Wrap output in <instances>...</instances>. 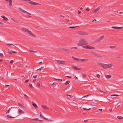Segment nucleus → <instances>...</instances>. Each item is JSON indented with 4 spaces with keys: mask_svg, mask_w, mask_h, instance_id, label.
Wrapping results in <instances>:
<instances>
[{
    "mask_svg": "<svg viewBox=\"0 0 123 123\" xmlns=\"http://www.w3.org/2000/svg\"><path fill=\"white\" fill-rule=\"evenodd\" d=\"M18 113L19 114L24 113L23 111L20 109H19L18 110Z\"/></svg>",
    "mask_w": 123,
    "mask_h": 123,
    "instance_id": "21",
    "label": "nucleus"
},
{
    "mask_svg": "<svg viewBox=\"0 0 123 123\" xmlns=\"http://www.w3.org/2000/svg\"><path fill=\"white\" fill-rule=\"evenodd\" d=\"M0 24L2 25H4V24L2 23V22H0Z\"/></svg>",
    "mask_w": 123,
    "mask_h": 123,
    "instance_id": "63",
    "label": "nucleus"
},
{
    "mask_svg": "<svg viewBox=\"0 0 123 123\" xmlns=\"http://www.w3.org/2000/svg\"><path fill=\"white\" fill-rule=\"evenodd\" d=\"M12 0H10L9 2V6H12Z\"/></svg>",
    "mask_w": 123,
    "mask_h": 123,
    "instance_id": "19",
    "label": "nucleus"
},
{
    "mask_svg": "<svg viewBox=\"0 0 123 123\" xmlns=\"http://www.w3.org/2000/svg\"><path fill=\"white\" fill-rule=\"evenodd\" d=\"M77 33L79 34L82 35H86L89 34V33L86 32L84 31H79L77 32Z\"/></svg>",
    "mask_w": 123,
    "mask_h": 123,
    "instance_id": "3",
    "label": "nucleus"
},
{
    "mask_svg": "<svg viewBox=\"0 0 123 123\" xmlns=\"http://www.w3.org/2000/svg\"><path fill=\"white\" fill-rule=\"evenodd\" d=\"M83 109H84V110H90V109L91 108H89V109H86L85 108H83Z\"/></svg>",
    "mask_w": 123,
    "mask_h": 123,
    "instance_id": "44",
    "label": "nucleus"
},
{
    "mask_svg": "<svg viewBox=\"0 0 123 123\" xmlns=\"http://www.w3.org/2000/svg\"><path fill=\"white\" fill-rule=\"evenodd\" d=\"M18 105L21 108L23 109H24V107H23V106L21 104L18 103Z\"/></svg>",
    "mask_w": 123,
    "mask_h": 123,
    "instance_id": "18",
    "label": "nucleus"
},
{
    "mask_svg": "<svg viewBox=\"0 0 123 123\" xmlns=\"http://www.w3.org/2000/svg\"><path fill=\"white\" fill-rule=\"evenodd\" d=\"M67 95L68 96H70V98H72L73 97L72 96L70 95L67 94Z\"/></svg>",
    "mask_w": 123,
    "mask_h": 123,
    "instance_id": "32",
    "label": "nucleus"
},
{
    "mask_svg": "<svg viewBox=\"0 0 123 123\" xmlns=\"http://www.w3.org/2000/svg\"><path fill=\"white\" fill-rule=\"evenodd\" d=\"M11 19L12 20H13V21H14V22H16V21H15V20L13 18H11Z\"/></svg>",
    "mask_w": 123,
    "mask_h": 123,
    "instance_id": "51",
    "label": "nucleus"
},
{
    "mask_svg": "<svg viewBox=\"0 0 123 123\" xmlns=\"http://www.w3.org/2000/svg\"><path fill=\"white\" fill-rule=\"evenodd\" d=\"M70 83V81H67L65 83V84L67 85L68 84Z\"/></svg>",
    "mask_w": 123,
    "mask_h": 123,
    "instance_id": "31",
    "label": "nucleus"
},
{
    "mask_svg": "<svg viewBox=\"0 0 123 123\" xmlns=\"http://www.w3.org/2000/svg\"><path fill=\"white\" fill-rule=\"evenodd\" d=\"M98 65L104 69L109 68L111 67L112 65L111 64H103L101 63H99L98 64Z\"/></svg>",
    "mask_w": 123,
    "mask_h": 123,
    "instance_id": "1",
    "label": "nucleus"
},
{
    "mask_svg": "<svg viewBox=\"0 0 123 123\" xmlns=\"http://www.w3.org/2000/svg\"><path fill=\"white\" fill-rule=\"evenodd\" d=\"M105 77L109 79L111 78V76L110 75H106Z\"/></svg>",
    "mask_w": 123,
    "mask_h": 123,
    "instance_id": "20",
    "label": "nucleus"
},
{
    "mask_svg": "<svg viewBox=\"0 0 123 123\" xmlns=\"http://www.w3.org/2000/svg\"><path fill=\"white\" fill-rule=\"evenodd\" d=\"M110 48H111V49H114L115 48H116V47H109Z\"/></svg>",
    "mask_w": 123,
    "mask_h": 123,
    "instance_id": "41",
    "label": "nucleus"
},
{
    "mask_svg": "<svg viewBox=\"0 0 123 123\" xmlns=\"http://www.w3.org/2000/svg\"><path fill=\"white\" fill-rule=\"evenodd\" d=\"M88 60L87 59H80V61L82 62H84L86 61H88Z\"/></svg>",
    "mask_w": 123,
    "mask_h": 123,
    "instance_id": "14",
    "label": "nucleus"
},
{
    "mask_svg": "<svg viewBox=\"0 0 123 123\" xmlns=\"http://www.w3.org/2000/svg\"><path fill=\"white\" fill-rule=\"evenodd\" d=\"M31 52H33V53H36L37 52L36 51H34L33 50Z\"/></svg>",
    "mask_w": 123,
    "mask_h": 123,
    "instance_id": "57",
    "label": "nucleus"
},
{
    "mask_svg": "<svg viewBox=\"0 0 123 123\" xmlns=\"http://www.w3.org/2000/svg\"><path fill=\"white\" fill-rule=\"evenodd\" d=\"M32 50H32V49H31V48H30V51L31 52H32Z\"/></svg>",
    "mask_w": 123,
    "mask_h": 123,
    "instance_id": "56",
    "label": "nucleus"
},
{
    "mask_svg": "<svg viewBox=\"0 0 123 123\" xmlns=\"http://www.w3.org/2000/svg\"><path fill=\"white\" fill-rule=\"evenodd\" d=\"M104 37V36H101L98 40V42H99L103 39Z\"/></svg>",
    "mask_w": 123,
    "mask_h": 123,
    "instance_id": "15",
    "label": "nucleus"
},
{
    "mask_svg": "<svg viewBox=\"0 0 123 123\" xmlns=\"http://www.w3.org/2000/svg\"><path fill=\"white\" fill-rule=\"evenodd\" d=\"M18 9L19 10V11H21V12H23L26 13L28 15H31V14L28 13V12H27L26 11H25L22 9L21 8H18Z\"/></svg>",
    "mask_w": 123,
    "mask_h": 123,
    "instance_id": "6",
    "label": "nucleus"
},
{
    "mask_svg": "<svg viewBox=\"0 0 123 123\" xmlns=\"http://www.w3.org/2000/svg\"><path fill=\"white\" fill-rule=\"evenodd\" d=\"M36 79L32 81L34 83L35 82H36Z\"/></svg>",
    "mask_w": 123,
    "mask_h": 123,
    "instance_id": "55",
    "label": "nucleus"
},
{
    "mask_svg": "<svg viewBox=\"0 0 123 123\" xmlns=\"http://www.w3.org/2000/svg\"><path fill=\"white\" fill-rule=\"evenodd\" d=\"M29 86L31 87H32L34 88V87L32 86V85L30 83H29Z\"/></svg>",
    "mask_w": 123,
    "mask_h": 123,
    "instance_id": "28",
    "label": "nucleus"
},
{
    "mask_svg": "<svg viewBox=\"0 0 123 123\" xmlns=\"http://www.w3.org/2000/svg\"><path fill=\"white\" fill-rule=\"evenodd\" d=\"M89 10H90L89 8L88 7H87L86 9V11H88Z\"/></svg>",
    "mask_w": 123,
    "mask_h": 123,
    "instance_id": "40",
    "label": "nucleus"
},
{
    "mask_svg": "<svg viewBox=\"0 0 123 123\" xmlns=\"http://www.w3.org/2000/svg\"><path fill=\"white\" fill-rule=\"evenodd\" d=\"M43 118L45 120H48V119L47 118H45L44 117Z\"/></svg>",
    "mask_w": 123,
    "mask_h": 123,
    "instance_id": "54",
    "label": "nucleus"
},
{
    "mask_svg": "<svg viewBox=\"0 0 123 123\" xmlns=\"http://www.w3.org/2000/svg\"><path fill=\"white\" fill-rule=\"evenodd\" d=\"M34 3H35V2H34L33 1H30V4H32V5H34Z\"/></svg>",
    "mask_w": 123,
    "mask_h": 123,
    "instance_id": "26",
    "label": "nucleus"
},
{
    "mask_svg": "<svg viewBox=\"0 0 123 123\" xmlns=\"http://www.w3.org/2000/svg\"><path fill=\"white\" fill-rule=\"evenodd\" d=\"M7 117H9L10 118H14V117H12L10 115H7Z\"/></svg>",
    "mask_w": 123,
    "mask_h": 123,
    "instance_id": "24",
    "label": "nucleus"
},
{
    "mask_svg": "<svg viewBox=\"0 0 123 123\" xmlns=\"http://www.w3.org/2000/svg\"><path fill=\"white\" fill-rule=\"evenodd\" d=\"M11 110V109H9V110H8L6 112V113L7 114L9 113Z\"/></svg>",
    "mask_w": 123,
    "mask_h": 123,
    "instance_id": "33",
    "label": "nucleus"
},
{
    "mask_svg": "<svg viewBox=\"0 0 123 123\" xmlns=\"http://www.w3.org/2000/svg\"><path fill=\"white\" fill-rule=\"evenodd\" d=\"M76 27L73 26V27H69L70 28L73 29V28H76Z\"/></svg>",
    "mask_w": 123,
    "mask_h": 123,
    "instance_id": "43",
    "label": "nucleus"
},
{
    "mask_svg": "<svg viewBox=\"0 0 123 123\" xmlns=\"http://www.w3.org/2000/svg\"><path fill=\"white\" fill-rule=\"evenodd\" d=\"M117 118L119 119H123V117L121 116H117Z\"/></svg>",
    "mask_w": 123,
    "mask_h": 123,
    "instance_id": "23",
    "label": "nucleus"
},
{
    "mask_svg": "<svg viewBox=\"0 0 123 123\" xmlns=\"http://www.w3.org/2000/svg\"><path fill=\"white\" fill-rule=\"evenodd\" d=\"M81 13V12L79 10H78V14H80Z\"/></svg>",
    "mask_w": 123,
    "mask_h": 123,
    "instance_id": "49",
    "label": "nucleus"
},
{
    "mask_svg": "<svg viewBox=\"0 0 123 123\" xmlns=\"http://www.w3.org/2000/svg\"><path fill=\"white\" fill-rule=\"evenodd\" d=\"M1 17L4 19V20L6 21H7L8 20V19L7 18H6L5 16H1Z\"/></svg>",
    "mask_w": 123,
    "mask_h": 123,
    "instance_id": "17",
    "label": "nucleus"
},
{
    "mask_svg": "<svg viewBox=\"0 0 123 123\" xmlns=\"http://www.w3.org/2000/svg\"><path fill=\"white\" fill-rule=\"evenodd\" d=\"M27 32L28 33H29L30 35L32 36H34V37L35 36V35L34 34H33V33L32 32H31V31H29V30H28V31Z\"/></svg>",
    "mask_w": 123,
    "mask_h": 123,
    "instance_id": "10",
    "label": "nucleus"
},
{
    "mask_svg": "<svg viewBox=\"0 0 123 123\" xmlns=\"http://www.w3.org/2000/svg\"><path fill=\"white\" fill-rule=\"evenodd\" d=\"M87 44V43L86 41L84 39H82L80 40L79 43L77 45L78 46H83L86 45Z\"/></svg>",
    "mask_w": 123,
    "mask_h": 123,
    "instance_id": "2",
    "label": "nucleus"
},
{
    "mask_svg": "<svg viewBox=\"0 0 123 123\" xmlns=\"http://www.w3.org/2000/svg\"><path fill=\"white\" fill-rule=\"evenodd\" d=\"M87 76V74H84L83 75V77L84 78L85 77Z\"/></svg>",
    "mask_w": 123,
    "mask_h": 123,
    "instance_id": "37",
    "label": "nucleus"
},
{
    "mask_svg": "<svg viewBox=\"0 0 123 123\" xmlns=\"http://www.w3.org/2000/svg\"><path fill=\"white\" fill-rule=\"evenodd\" d=\"M72 68L75 70H80L82 69L81 68H77L74 66H72Z\"/></svg>",
    "mask_w": 123,
    "mask_h": 123,
    "instance_id": "8",
    "label": "nucleus"
},
{
    "mask_svg": "<svg viewBox=\"0 0 123 123\" xmlns=\"http://www.w3.org/2000/svg\"><path fill=\"white\" fill-rule=\"evenodd\" d=\"M38 121L40 122H42L43 121V120H39L38 118H35L33 119H32L30 120V121Z\"/></svg>",
    "mask_w": 123,
    "mask_h": 123,
    "instance_id": "9",
    "label": "nucleus"
},
{
    "mask_svg": "<svg viewBox=\"0 0 123 123\" xmlns=\"http://www.w3.org/2000/svg\"><path fill=\"white\" fill-rule=\"evenodd\" d=\"M13 60H11L10 62V63H13Z\"/></svg>",
    "mask_w": 123,
    "mask_h": 123,
    "instance_id": "50",
    "label": "nucleus"
},
{
    "mask_svg": "<svg viewBox=\"0 0 123 123\" xmlns=\"http://www.w3.org/2000/svg\"><path fill=\"white\" fill-rule=\"evenodd\" d=\"M70 49H77V48L76 47H72L71 48H69Z\"/></svg>",
    "mask_w": 123,
    "mask_h": 123,
    "instance_id": "36",
    "label": "nucleus"
},
{
    "mask_svg": "<svg viewBox=\"0 0 123 123\" xmlns=\"http://www.w3.org/2000/svg\"><path fill=\"white\" fill-rule=\"evenodd\" d=\"M88 121V120H85L84 121V122H86Z\"/></svg>",
    "mask_w": 123,
    "mask_h": 123,
    "instance_id": "62",
    "label": "nucleus"
},
{
    "mask_svg": "<svg viewBox=\"0 0 123 123\" xmlns=\"http://www.w3.org/2000/svg\"><path fill=\"white\" fill-rule=\"evenodd\" d=\"M8 52L10 54H12L11 52L10 51H9Z\"/></svg>",
    "mask_w": 123,
    "mask_h": 123,
    "instance_id": "64",
    "label": "nucleus"
},
{
    "mask_svg": "<svg viewBox=\"0 0 123 123\" xmlns=\"http://www.w3.org/2000/svg\"><path fill=\"white\" fill-rule=\"evenodd\" d=\"M24 96L26 98H28V96L26 94H24Z\"/></svg>",
    "mask_w": 123,
    "mask_h": 123,
    "instance_id": "38",
    "label": "nucleus"
},
{
    "mask_svg": "<svg viewBox=\"0 0 123 123\" xmlns=\"http://www.w3.org/2000/svg\"><path fill=\"white\" fill-rule=\"evenodd\" d=\"M37 75H34V76H33V78H36L37 77Z\"/></svg>",
    "mask_w": 123,
    "mask_h": 123,
    "instance_id": "48",
    "label": "nucleus"
},
{
    "mask_svg": "<svg viewBox=\"0 0 123 123\" xmlns=\"http://www.w3.org/2000/svg\"><path fill=\"white\" fill-rule=\"evenodd\" d=\"M44 68V67H41V68H40L39 69H37V71H38V70H42L43 68Z\"/></svg>",
    "mask_w": 123,
    "mask_h": 123,
    "instance_id": "29",
    "label": "nucleus"
},
{
    "mask_svg": "<svg viewBox=\"0 0 123 123\" xmlns=\"http://www.w3.org/2000/svg\"><path fill=\"white\" fill-rule=\"evenodd\" d=\"M123 27H118V29H120L122 28Z\"/></svg>",
    "mask_w": 123,
    "mask_h": 123,
    "instance_id": "61",
    "label": "nucleus"
},
{
    "mask_svg": "<svg viewBox=\"0 0 123 123\" xmlns=\"http://www.w3.org/2000/svg\"><path fill=\"white\" fill-rule=\"evenodd\" d=\"M60 17H62V18L64 17V16H63V15H60Z\"/></svg>",
    "mask_w": 123,
    "mask_h": 123,
    "instance_id": "60",
    "label": "nucleus"
},
{
    "mask_svg": "<svg viewBox=\"0 0 123 123\" xmlns=\"http://www.w3.org/2000/svg\"><path fill=\"white\" fill-rule=\"evenodd\" d=\"M40 117L41 118H43L44 117L42 116V114L41 113V112H40Z\"/></svg>",
    "mask_w": 123,
    "mask_h": 123,
    "instance_id": "34",
    "label": "nucleus"
},
{
    "mask_svg": "<svg viewBox=\"0 0 123 123\" xmlns=\"http://www.w3.org/2000/svg\"><path fill=\"white\" fill-rule=\"evenodd\" d=\"M31 103L32 105L35 108H37V106L35 103L33 102H32Z\"/></svg>",
    "mask_w": 123,
    "mask_h": 123,
    "instance_id": "12",
    "label": "nucleus"
},
{
    "mask_svg": "<svg viewBox=\"0 0 123 123\" xmlns=\"http://www.w3.org/2000/svg\"><path fill=\"white\" fill-rule=\"evenodd\" d=\"M112 28L118 29V27L112 26L111 27Z\"/></svg>",
    "mask_w": 123,
    "mask_h": 123,
    "instance_id": "25",
    "label": "nucleus"
},
{
    "mask_svg": "<svg viewBox=\"0 0 123 123\" xmlns=\"http://www.w3.org/2000/svg\"><path fill=\"white\" fill-rule=\"evenodd\" d=\"M59 49L63 51L64 52H69L70 51V48L69 49H67L66 48H64L63 47H60L59 48Z\"/></svg>",
    "mask_w": 123,
    "mask_h": 123,
    "instance_id": "4",
    "label": "nucleus"
},
{
    "mask_svg": "<svg viewBox=\"0 0 123 123\" xmlns=\"http://www.w3.org/2000/svg\"><path fill=\"white\" fill-rule=\"evenodd\" d=\"M55 61L58 63L61 64H64L65 63V62L64 61L56 60Z\"/></svg>",
    "mask_w": 123,
    "mask_h": 123,
    "instance_id": "5",
    "label": "nucleus"
},
{
    "mask_svg": "<svg viewBox=\"0 0 123 123\" xmlns=\"http://www.w3.org/2000/svg\"><path fill=\"white\" fill-rule=\"evenodd\" d=\"M11 51L13 53H16V52L15 51H13L12 50H11Z\"/></svg>",
    "mask_w": 123,
    "mask_h": 123,
    "instance_id": "58",
    "label": "nucleus"
},
{
    "mask_svg": "<svg viewBox=\"0 0 123 123\" xmlns=\"http://www.w3.org/2000/svg\"><path fill=\"white\" fill-rule=\"evenodd\" d=\"M91 53H92V54H94L95 55H96V56H98H98H98V55H97V54H93V53H91Z\"/></svg>",
    "mask_w": 123,
    "mask_h": 123,
    "instance_id": "59",
    "label": "nucleus"
},
{
    "mask_svg": "<svg viewBox=\"0 0 123 123\" xmlns=\"http://www.w3.org/2000/svg\"><path fill=\"white\" fill-rule=\"evenodd\" d=\"M100 8L99 7H98L96 9H94L93 10V12L94 13H96L99 9Z\"/></svg>",
    "mask_w": 123,
    "mask_h": 123,
    "instance_id": "13",
    "label": "nucleus"
},
{
    "mask_svg": "<svg viewBox=\"0 0 123 123\" xmlns=\"http://www.w3.org/2000/svg\"><path fill=\"white\" fill-rule=\"evenodd\" d=\"M40 5L41 4L39 3L35 2L34 5Z\"/></svg>",
    "mask_w": 123,
    "mask_h": 123,
    "instance_id": "30",
    "label": "nucleus"
},
{
    "mask_svg": "<svg viewBox=\"0 0 123 123\" xmlns=\"http://www.w3.org/2000/svg\"><path fill=\"white\" fill-rule=\"evenodd\" d=\"M99 90L100 92H103V93H104L105 94L106 93L105 92H103L100 89H99Z\"/></svg>",
    "mask_w": 123,
    "mask_h": 123,
    "instance_id": "47",
    "label": "nucleus"
},
{
    "mask_svg": "<svg viewBox=\"0 0 123 123\" xmlns=\"http://www.w3.org/2000/svg\"><path fill=\"white\" fill-rule=\"evenodd\" d=\"M84 48L88 49H94L95 48L93 47H83Z\"/></svg>",
    "mask_w": 123,
    "mask_h": 123,
    "instance_id": "7",
    "label": "nucleus"
},
{
    "mask_svg": "<svg viewBox=\"0 0 123 123\" xmlns=\"http://www.w3.org/2000/svg\"><path fill=\"white\" fill-rule=\"evenodd\" d=\"M96 77L98 78H99L100 77V75L99 74H97L96 75Z\"/></svg>",
    "mask_w": 123,
    "mask_h": 123,
    "instance_id": "35",
    "label": "nucleus"
},
{
    "mask_svg": "<svg viewBox=\"0 0 123 123\" xmlns=\"http://www.w3.org/2000/svg\"><path fill=\"white\" fill-rule=\"evenodd\" d=\"M40 83L39 82H37L36 84V86L37 87L39 88L40 87Z\"/></svg>",
    "mask_w": 123,
    "mask_h": 123,
    "instance_id": "22",
    "label": "nucleus"
},
{
    "mask_svg": "<svg viewBox=\"0 0 123 123\" xmlns=\"http://www.w3.org/2000/svg\"><path fill=\"white\" fill-rule=\"evenodd\" d=\"M119 95H116V94H113V95H111V97H112V96H118Z\"/></svg>",
    "mask_w": 123,
    "mask_h": 123,
    "instance_id": "39",
    "label": "nucleus"
},
{
    "mask_svg": "<svg viewBox=\"0 0 123 123\" xmlns=\"http://www.w3.org/2000/svg\"><path fill=\"white\" fill-rule=\"evenodd\" d=\"M54 80H58V81H62V79H55V78H54Z\"/></svg>",
    "mask_w": 123,
    "mask_h": 123,
    "instance_id": "27",
    "label": "nucleus"
},
{
    "mask_svg": "<svg viewBox=\"0 0 123 123\" xmlns=\"http://www.w3.org/2000/svg\"><path fill=\"white\" fill-rule=\"evenodd\" d=\"M29 80V79H27V80H26L25 81V83H26Z\"/></svg>",
    "mask_w": 123,
    "mask_h": 123,
    "instance_id": "52",
    "label": "nucleus"
},
{
    "mask_svg": "<svg viewBox=\"0 0 123 123\" xmlns=\"http://www.w3.org/2000/svg\"><path fill=\"white\" fill-rule=\"evenodd\" d=\"M72 58L74 60H76V58L74 57V56H72Z\"/></svg>",
    "mask_w": 123,
    "mask_h": 123,
    "instance_id": "42",
    "label": "nucleus"
},
{
    "mask_svg": "<svg viewBox=\"0 0 123 123\" xmlns=\"http://www.w3.org/2000/svg\"><path fill=\"white\" fill-rule=\"evenodd\" d=\"M41 106L44 109H47L48 108L44 105H42Z\"/></svg>",
    "mask_w": 123,
    "mask_h": 123,
    "instance_id": "11",
    "label": "nucleus"
},
{
    "mask_svg": "<svg viewBox=\"0 0 123 123\" xmlns=\"http://www.w3.org/2000/svg\"><path fill=\"white\" fill-rule=\"evenodd\" d=\"M75 60L77 62H80V59H79L77 58H76Z\"/></svg>",
    "mask_w": 123,
    "mask_h": 123,
    "instance_id": "45",
    "label": "nucleus"
},
{
    "mask_svg": "<svg viewBox=\"0 0 123 123\" xmlns=\"http://www.w3.org/2000/svg\"><path fill=\"white\" fill-rule=\"evenodd\" d=\"M3 54H2V53H0V56H3Z\"/></svg>",
    "mask_w": 123,
    "mask_h": 123,
    "instance_id": "53",
    "label": "nucleus"
},
{
    "mask_svg": "<svg viewBox=\"0 0 123 123\" xmlns=\"http://www.w3.org/2000/svg\"><path fill=\"white\" fill-rule=\"evenodd\" d=\"M28 29L26 28H23L22 29V30L23 31L27 32Z\"/></svg>",
    "mask_w": 123,
    "mask_h": 123,
    "instance_id": "16",
    "label": "nucleus"
},
{
    "mask_svg": "<svg viewBox=\"0 0 123 123\" xmlns=\"http://www.w3.org/2000/svg\"><path fill=\"white\" fill-rule=\"evenodd\" d=\"M7 44L8 46L13 45L11 43H7Z\"/></svg>",
    "mask_w": 123,
    "mask_h": 123,
    "instance_id": "46",
    "label": "nucleus"
}]
</instances>
